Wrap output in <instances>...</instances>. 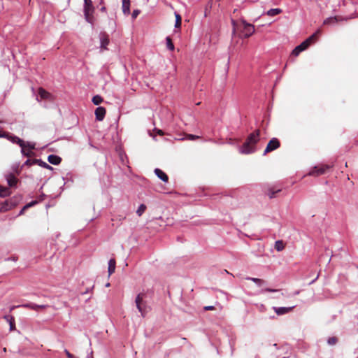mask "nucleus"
Listing matches in <instances>:
<instances>
[{"label":"nucleus","mask_w":358,"mask_h":358,"mask_svg":"<svg viewBox=\"0 0 358 358\" xmlns=\"http://www.w3.org/2000/svg\"><path fill=\"white\" fill-rule=\"evenodd\" d=\"M260 139V130L256 129L247 138L245 143L240 147L239 152L241 154H250L256 151V145Z\"/></svg>","instance_id":"obj_1"},{"label":"nucleus","mask_w":358,"mask_h":358,"mask_svg":"<svg viewBox=\"0 0 358 358\" xmlns=\"http://www.w3.org/2000/svg\"><path fill=\"white\" fill-rule=\"evenodd\" d=\"M320 30L318 29L315 33L312 34L310 37H308L306 41L302 42L300 45L296 46L292 52V55L294 56H298L300 52L305 50L308 48V46L316 41L318 38L319 35L320 34Z\"/></svg>","instance_id":"obj_2"},{"label":"nucleus","mask_w":358,"mask_h":358,"mask_svg":"<svg viewBox=\"0 0 358 358\" xmlns=\"http://www.w3.org/2000/svg\"><path fill=\"white\" fill-rule=\"evenodd\" d=\"M94 7L92 0H84V15L86 21L92 24L94 22Z\"/></svg>","instance_id":"obj_3"},{"label":"nucleus","mask_w":358,"mask_h":358,"mask_svg":"<svg viewBox=\"0 0 358 358\" xmlns=\"http://www.w3.org/2000/svg\"><path fill=\"white\" fill-rule=\"evenodd\" d=\"M20 199L17 197H12L0 203V212H6L17 206Z\"/></svg>","instance_id":"obj_4"},{"label":"nucleus","mask_w":358,"mask_h":358,"mask_svg":"<svg viewBox=\"0 0 358 358\" xmlns=\"http://www.w3.org/2000/svg\"><path fill=\"white\" fill-rule=\"evenodd\" d=\"M144 296H145L144 294L140 293L136 296V299H135L136 308L138 310V311L141 313V314L143 317H145V313H146V310H145V303L143 302Z\"/></svg>","instance_id":"obj_5"},{"label":"nucleus","mask_w":358,"mask_h":358,"mask_svg":"<svg viewBox=\"0 0 358 358\" xmlns=\"http://www.w3.org/2000/svg\"><path fill=\"white\" fill-rule=\"evenodd\" d=\"M243 26L242 32L244 34L245 38H248L255 33V27L252 24L248 23L245 20H241Z\"/></svg>","instance_id":"obj_6"},{"label":"nucleus","mask_w":358,"mask_h":358,"mask_svg":"<svg viewBox=\"0 0 358 358\" xmlns=\"http://www.w3.org/2000/svg\"><path fill=\"white\" fill-rule=\"evenodd\" d=\"M280 146V142L277 138H271L268 141V143L264 151V155H265L267 153H269L273 150H275L276 149L279 148Z\"/></svg>","instance_id":"obj_7"},{"label":"nucleus","mask_w":358,"mask_h":358,"mask_svg":"<svg viewBox=\"0 0 358 358\" xmlns=\"http://www.w3.org/2000/svg\"><path fill=\"white\" fill-rule=\"evenodd\" d=\"M330 166L325 164H320L315 166L309 173V175L313 176H318L324 174L328 169H330Z\"/></svg>","instance_id":"obj_8"},{"label":"nucleus","mask_w":358,"mask_h":358,"mask_svg":"<svg viewBox=\"0 0 358 358\" xmlns=\"http://www.w3.org/2000/svg\"><path fill=\"white\" fill-rule=\"evenodd\" d=\"M350 18L351 17H343L341 15L330 17L324 20L323 24L324 25L334 24L338 22L343 21V20H348V19H350Z\"/></svg>","instance_id":"obj_9"},{"label":"nucleus","mask_w":358,"mask_h":358,"mask_svg":"<svg viewBox=\"0 0 358 358\" xmlns=\"http://www.w3.org/2000/svg\"><path fill=\"white\" fill-rule=\"evenodd\" d=\"M6 139L10 141L13 143H16L20 145L22 148V152H25L24 145L25 142L16 136H13L8 133V136L6 137Z\"/></svg>","instance_id":"obj_10"},{"label":"nucleus","mask_w":358,"mask_h":358,"mask_svg":"<svg viewBox=\"0 0 358 358\" xmlns=\"http://www.w3.org/2000/svg\"><path fill=\"white\" fill-rule=\"evenodd\" d=\"M5 177L7 180L9 187H16V185L18 182V179L16 178V176L13 173H9L6 174L5 176Z\"/></svg>","instance_id":"obj_11"},{"label":"nucleus","mask_w":358,"mask_h":358,"mask_svg":"<svg viewBox=\"0 0 358 358\" xmlns=\"http://www.w3.org/2000/svg\"><path fill=\"white\" fill-rule=\"evenodd\" d=\"M101 49L107 50V45L109 44V36L106 33L100 34Z\"/></svg>","instance_id":"obj_12"},{"label":"nucleus","mask_w":358,"mask_h":358,"mask_svg":"<svg viewBox=\"0 0 358 358\" xmlns=\"http://www.w3.org/2000/svg\"><path fill=\"white\" fill-rule=\"evenodd\" d=\"M106 110L103 107H98L95 110L96 119L98 121H102L104 119Z\"/></svg>","instance_id":"obj_13"},{"label":"nucleus","mask_w":358,"mask_h":358,"mask_svg":"<svg viewBox=\"0 0 358 358\" xmlns=\"http://www.w3.org/2000/svg\"><path fill=\"white\" fill-rule=\"evenodd\" d=\"M23 307L34 310H44L49 307L48 305L44 304V305H37L34 303H27L22 306Z\"/></svg>","instance_id":"obj_14"},{"label":"nucleus","mask_w":358,"mask_h":358,"mask_svg":"<svg viewBox=\"0 0 358 358\" xmlns=\"http://www.w3.org/2000/svg\"><path fill=\"white\" fill-rule=\"evenodd\" d=\"M281 191L280 187H277L275 186L269 187L267 189L266 194L268 196L270 199H273L275 196V194L278 193Z\"/></svg>","instance_id":"obj_15"},{"label":"nucleus","mask_w":358,"mask_h":358,"mask_svg":"<svg viewBox=\"0 0 358 358\" xmlns=\"http://www.w3.org/2000/svg\"><path fill=\"white\" fill-rule=\"evenodd\" d=\"M294 308V306L288 307V308H286V307H280V308L274 307L273 309H274V310H275V312L276 313L277 315H284V314L289 313L290 311L292 310V309Z\"/></svg>","instance_id":"obj_16"},{"label":"nucleus","mask_w":358,"mask_h":358,"mask_svg":"<svg viewBox=\"0 0 358 358\" xmlns=\"http://www.w3.org/2000/svg\"><path fill=\"white\" fill-rule=\"evenodd\" d=\"M155 173L157 175V176L160 178L162 181L167 182L169 180L168 176L161 169H155Z\"/></svg>","instance_id":"obj_17"},{"label":"nucleus","mask_w":358,"mask_h":358,"mask_svg":"<svg viewBox=\"0 0 358 358\" xmlns=\"http://www.w3.org/2000/svg\"><path fill=\"white\" fill-rule=\"evenodd\" d=\"M38 95L40 96L41 99H50L52 95L48 91H46L43 87H40L38 89Z\"/></svg>","instance_id":"obj_18"},{"label":"nucleus","mask_w":358,"mask_h":358,"mask_svg":"<svg viewBox=\"0 0 358 358\" xmlns=\"http://www.w3.org/2000/svg\"><path fill=\"white\" fill-rule=\"evenodd\" d=\"M48 162L54 165H58L61 163L62 159L60 157L55 155H50L48 157Z\"/></svg>","instance_id":"obj_19"},{"label":"nucleus","mask_w":358,"mask_h":358,"mask_svg":"<svg viewBox=\"0 0 358 358\" xmlns=\"http://www.w3.org/2000/svg\"><path fill=\"white\" fill-rule=\"evenodd\" d=\"M122 7L124 14L128 15L130 13V0H122Z\"/></svg>","instance_id":"obj_20"},{"label":"nucleus","mask_w":358,"mask_h":358,"mask_svg":"<svg viewBox=\"0 0 358 358\" xmlns=\"http://www.w3.org/2000/svg\"><path fill=\"white\" fill-rule=\"evenodd\" d=\"M11 194V191L8 187L0 185V196L6 197Z\"/></svg>","instance_id":"obj_21"},{"label":"nucleus","mask_w":358,"mask_h":358,"mask_svg":"<svg viewBox=\"0 0 358 358\" xmlns=\"http://www.w3.org/2000/svg\"><path fill=\"white\" fill-rule=\"evenodd\" d=\"M116 262L115 259H110L108 262V275H110L115 272Z\"/></svg>","instance_id":"obj_22"},{"label":"nucleus","mask_w":358,"mask_h":358,"mask_svg":"<svg viewBox=\"0 0 358 358\" xmlns=\"http://www.w3.org/2000/svg\"><path fill=\"white\" fill-rule=\"evenodd\" d=\"M282 12V10L280 8H272L266 12V15L273 17L280 14Z\"/></svg>","instance_id":"obj_23"},{"label":"nucleus","mask_w":358,"mask_h":358,"mask_svg":"<svg viewBox=\"0 0 358 358\" xmlns=\"http://www.w3.org/2000/svg\"><path fill=\"white\" fill-rule=\"evenodd\" d=\"M246 279L255 282L259 286H262L266 284V281L263 279L250 277L246 278Z\"/></svg>","instance_id":"obj_24"},{"label":"nucleus","mask_w":358,"mask_h":358,"mask_svg":"<svg viewBox=\"0 0 358 358\" xmlns=\"http://www.w3.org/2000/svg\"><path fill=\"white\" fill-rule=\"evenodd\" d=\"M38 203L37 201H33L27 204H26L22 208V210H20V213L18 215H22L24 214V211L28 209L29 208L31 207V206H34V205H36V203Z\"/></svg>","instance_id":"obj_25"},{"label":"nucleus","mask_w":358,"mask_h":358,"mask_svg":"<svg viewBox=\"0 0 358 358\" xmlns=\"http://www.w3.org/2000/svg\"><path fill=\"white\" fill-rule=\"evenodd\" d=\"M35 162H36L37 165H38L43 168L50 169V170L52 169V167L51 166H50L45 162H43L41 159H36V161Z\"/></svg>","instance_id":"obj_26"},{"label":"nucleus","mask_w":358,"mask_h":358,"mask_svg":"<svg viewBox=\"0 0 358 358\" xmlns=\"http://www.w3.org/2000/svg\"><path fill=\"white\" fill-rule=\"evenodd\" d=\"M285 245L282 241H277L275 243V249L277 251H282L284 250Z\"/></svg>","instance_id":"obj_27"},{"label":"nucleus","mask_w":358,"mask_h":358,"mask_svg":"<svg viewBox=\"0 0 358 358\" xmlns=\"http://www.w3.org/2000/svg\"><path fill=\"white\" fill-rule=\"evenodd\" d=\"M166 46H167V48L171 51H173L174 50V45L173 43V41L171 38V37L169 36H167L166 38Z\"/></svg>","instance_id":"obj_28"},{"label":"nucleus","mask_w":358,"mask_h":358,"mask_svg":"<svg viewBox=\"0 0 358 358\" xmlns=\"http://www.w3.org/2000/svg\"><path fill=\"white\" fill-rule=\"evenodd\" d=\"M103 101V98L99 95H96L92 98V102L94 105H99Z\"/></svg>","instance_id":"obj_29"},{"label":"nucleus","mask_w":358,"mask_h":358,"mask_svg":"<svg viewBox=\"0 0 358 358\" xmlns=\"http://www.w3.org/2000/svg\"><path fill=\"white\" fill-rule=\"evenodd\" d=\"M145 210H146V206L144 204H141L136 210V213L138 216H141Z\"/></svg>","instance_id":"obj_30"},{"label":"nucleus","mask_w":358,"mask_h":358,"mask_svg":"<svg viewBox=\"0 0 358 358\" xmlns=\"http://www.w3.org/2000/svg\"><path fill=\"white\" fill-rule=\"evenodd\" d=\"M181 22H182L181 16L179 14L176 13V24H175L176 28L180 27Z\"/></svg>","instance_id":"obj_31"},{"label":"nucleus","mask_w":358,"mask_h":358,"mask_svg":"<svg viewBox=\"0 0 358 358\" xmlns=\"http://www.w3.org/2000/svg\"><path fill=\"white\" fill-rule=\"evenodd\" d=\"M37 159H27L23 164V166H32V165H35L36 164V162H35L36 161Z\"/></svg>","instance_id":"obj_32"},{"label":"nucleus","mask_w":358,"mask_h":358,"mask_svg":"<svg viewBox=\"0 0 358 358\" xmlns=\"http://www.w3.org/2000/svg\"><path fill=\"white\" fill-rule=\"evenodd\" d=\"M199 138H200V136L193 135V134H187L186 137H185V139L189 140V141H194V140H196Z\"/></svg>","instance_id":"obj_33"},{"label":"nucleus","mask_w":358,"mask_h":358,"mask_svg":"<svg viewBox=\"0 0 358 358\" xmlns=\"http://www.w3.org/2000/svg\"><path fill=\"white\" fill-rule=\"evenodd\" d=\"M22 154L24 155V156H26L27 157H31L32 155H34V153L33 152L32 150H29V148H25V152H22Z\"/></svg>","instance_id":"obj_34"},{"label":"nucleus","mask_w":358,"mask_h":358,"mask_svg":"<svg viewBox=\"0 0 358 358\" xmlns=\"http://www.w3.org/2000/svg\"><path fill=\"white\" fill-rule=\"evenodd\" d=\"M29 148V150H33L35 149V144L30 142H25L24 149Z\"/></svg>","instance_id":"obj_35"},{"label":"nucleus","mask_w":358,"mask_h":358,"mask_svg":"<svg viewBox=\"0 0 358 358\" xmlns=\"http://www.w3.org/2000/svg\"><path fill=\"white\" fill-rule=\"evenodd\" d=\"M337 342H338V338L335 336L330 337L328 339V343L331 345H335Z\"/></svg>","instance_id":"obj_36"},{"label":"nucleus","mask_w":358,"mask_h":358,"mask_svg":"<svg viewBox=\"0 0 358 358\" xmlns=\"http://www.w3.org/2000/svg\"><path fill=\"white\" fill-rule=\"evenodd\" d=\"M231 23L233 25V34H234L236 31V30L239 29V25L234 20H231Z\"/></svg>","instance_id":"obj_37"},{"label":"nucleus","mask_w":358,"mask_h":358,"mask_svg":"<svg viewBox=\"0 0 358 358\" xmlns=\"http://www.w3.org/2000/svg\"><path fill=\"white\" fill-rule=\"evenodd\" d=\"M9 323V325H10V331H13L15 329V318L13 319V320H10L9 322H8Z\"/></svg>","instance_id":"obj_38"},{"label":"nucleus","mask_w":358,"mask_h":358,"mask_svg":"<svg viewBox=\"0 0 358 358\" xmlns=\"http://www.w3.org/2000/svg\"><path fill=\"white\" fill-rule=\"evenodd\" d=\"M64 352L68 358H78V357H75L73 354L70 353L67 350H65Z\"/></svg>","instance_id":"obj_39"},{"label":"nucleus","mask_w":358,"mask_h":358,"mask_svg":"<svg viewBox=\"0 0 358 358\" xmlns=\"http://www.w3.org/2000/svg\"><path fill=\"white\" fill-rule=\"evenodd\" d=\"M278 291V289H271V288H266V289H263V292H275Z\"/></svg>","instance_id":"obj_40"},{"label":"nucleus","mask_w":358,"mask_h":358,"mask_svg":"<svg viewBox=\"0 0 358 358\" xmlns=\"http://www.w3.org/2000/svg\"><path fill=\"white\" fill-rule=\"evenodd\" d=\"M205 310H214L215 308L213 306H207L203 308Z\"/></svg>","instance_id":"obj_41"},{"label":"nucleus","mask_w":358,"mask_h":358,"mask_svg":"<svg viewBox=\"0 0 358 358\" xmlns=\"http://www.w3.org/2000/svg\"><path fill=\"white\" fill-rule=\"evenodd\" d=\"M154 131H155L157 134H159L160 136H163L164 134V131L159 129H155Z\"/></svg>","instance_id":"obj_42"},{"label":"nucleus","mask_w":358,"mask_h":358,"mask_svg":"<svg viewBox=\"0 0 358 358\" xmlns=\"http://www.w3.org/2000/svg\"><path fill=\"white\" fill-rule=\"evenodd\" d=\"M3 318L6 320V322H9L10 320H13L14 317L12 315H5Z\"/></svg>","instance_id":"obj_43"},{"label":"nucleus","mask_w":358,"mask_h":358,"mask_svg":"<svg viewBox=\"0 0 358 358\" xmlns=\"http://www.w3.org/2000/svg\"><path fill=\"white\" fill-rule=\"evenodd\" d=\"M138 14H139V10H134L132 13V17L134 19H135L138 16Z\"/></svg>","instance_id":"obj_44"},{"label":"nucleus","mask_w":358,"mask_h":358,"mask_svg":"<svg viewBox=\"0 0 358 358\" xmlns=\"http://www.w3.org/2000/svg\"><path fill=\"white\" fill-rule=\"evenodd\" d=\"M8 136V132H1L0 131V138H6V137Z\"/></svg>","instance_id":"obj_45"},{"label":"nucleus","mask_w":358,"mask_h":358,"mask_svg":"<svg viewBox=\"0 0 358 358\" xmlns=\"http://www.w3.org/2000/svg\"><path fill=\"white\" fill-rule=\"evenodd\" d=\"M16 308V306H12V307L10 308V311H12V310H13L14 308Z\"/></svg>","instance_id":"obj_46"},{"label":"nucleus","mask_w":358,"mask_h":358,"mask_svg":"<svg viewBox=\"0 0 358 358\" xmlns=\"http://www.w3.org/2000/svg\"><path fill=\"white\" fill-rule=\"evenodd\" d=\"M101 10L102 11H103V10H105V7L101 8Z\"/></svg>","instance_id":"obj_47"},{"label":"nucleus","mask_w":358,"mask_h":358,"mask_svg":"<svg viewBox=\"0 0 358 358\" xmlns=\"http://www.w3.org/2000/svg\"><path fill=\"white\" fill-rule=\"evenodd\" d=\"M106 286V287H109L110 286V283H107Z\"/></svg>","instance_id":"obj_48"},{"label":"nucleus","mask_w":358,"mask_h":358,"mask_svg":"<svg viewBox=\"0 0 358 358\" xmlns=\"http://www.w3.org/2000/svg\"><path fill=\"white\" fill-rule=\"evenodd\" d=\"M1 122H2V121H1V120H0V123H1Z\"/></svg>","instance_id":"obj_49"},{"label":"nucleus","mask_w":358,"mask_h":358,"mask_svg":"<svg viewBox=\"0 0 358 358\" xmlns=\"http://www.w3.org/2000/svg\"><path fill=\"white\" fill-rule=\"evenodd\" d=\"M91 358H92V357H91Z\"/></svg>","instance_id":"obj_50"}]
</instances>
